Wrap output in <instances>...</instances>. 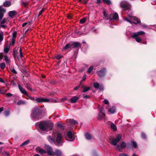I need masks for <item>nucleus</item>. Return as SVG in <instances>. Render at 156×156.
I'll return each mask as SVG.
<instances>
[{
	"label": "nucleus",
	"mask_w": 156,
	"mask_h": 156,
	"mask_svg": "<svg viewBox=\"0 0 156 156\" xmlns=\"http://www.w3.org/2000/svg\"><path fill=\"white\" fill-rule=\"evenodd\" d=\"M103 15L104 16V19L106 20L109 19V16H108L106 12L105 11H103Z\"/></svg>",
	"instance_id": "26"
},
{
	"label": "nucleus",
	"mask_w": 156,
	"mask_h": 156,
	"mask_svg": "<svg viewBox=\"0 0 156 156\" xmlns=\"http://www.w3.org/2000/svg\"><path fill=\"white\" fill-rule=\"evenodd\" d=\"M53 136H56V141L58 145H62L63 143L62 141V137L61 134L58 132L57 129H55L53 131Z\"/></svg>",
	"instance_id": "2"
},
{
	"label": "nucleus",
	"mask_w": 156,
	"mask_h": 156,
	"mask_svg": "<svg viewBox=\"0 0 156 156\" xmlns=\"http://www.w3.org/2000/svg\"><path fill=\"white\" fill-rule=\"evenodd\" d=\"M134 38L135 39L136 41L138 42H140L142 41V39L141 37H138V36Z\"/></svg>",
	"instance_id": "35"
},
{
	"label": "nucleus",
	"mask_w": 156,
	"mask_h": 156,
	"mask_svg": "<svg viewBox=\"0 0 156 156\" xmlns=\"http://www.w3.org/2000/svg\"><path fill=\"white\" fill-rule=\"evenodd\" d=\"M67 136L70 139H72L73 137V134L70 131H69L67 133Z\"/></svg>",
	"instance_id": "33"
},
{
	"label": "nucleus",
	"mask_w": 156,
	"mask_h": 156,
	"mask_svg": "<svg viewBox=\"0 0 156 156\" xmlns=\"http://www.w3.org/2000/svg\"><path fill=\"white\" fill-rule=\"evenodd\" d=\"M108 112L112 113H114L116 111L115 108L114 107H112L110 108L108 110Z\"/></svg>",
	"instance_id": "25"
},
{
	"label": "nucleus",
	"mask_w": 156,
	"mask_h": 156,
	"mask_svg": "<svg viewBox=\"0 0 156 156\" xmlns=\"http://www.w3.org/2000/svg\"><path fill=\"white\" fill-rule=\"evenodd\" d=\"M4 58L5 60L7 65L9 66L10 63V60L9 59L8 57L6 55H5L4 56Z\"/></svg>",
	"instance_id": "20"
},
{
	"label": "nucleus",
	"mask_w": 156,
	"mask_h": 156,
	"mask_svg": "<svg viewBox=\"0 0 156 156\" xmlns=\"http://www.w3.org/2000/svg\"><path fill=\"white\" fill-rule=\"evenodd\" d=\"M22 4L24 6H26L27 5V3H26V2H23L22 3Z\"/></svg>",
	"instance_id": "62"
},
{
	"label": "nucleus",
	"mask_w": 156,
	"mask_h": 156,
	"mask_svg": "<svg viewBox=\"0 0 156 156\" xmlns=\"http://www.w3.org/2000/svg\"><path fill=\"white\" fill-rule=\"evenodd\" d=\"M69 122L72 124H77V122L76 120L73 119H70L69 120Z\"/></svg>",
	"instance_id": "41"
},
{
	"label": "nucleus",
	"mask_w": 156,
	"mask_h": 156,
	"mask_svg": "<svg viewBox=\"0 0 156 156\" xmlns=\"http://www.w3.org/2000/svg\"><path fill=\"white\" fill-rule=\"evenodd\" d=\"M105 69L103 68L101 69L100 71L98 72V75L100 77H102L104 76L105 72Z\"/></svg>",
	"instance_id": "12"
},
{
	"label": "nucleus",
	"mask_w": 156,
	"mask_h": 156,
	"mask_svg": "<svg viewBox=\"0 0 156 156\" xmlns=\"http://www.w3.org/2000/svg\"><path fill=\"white\" fill-rule=\"evenodd\" d=\"M10 70H11V72H12L13 73L15 74H16L17 73V72L14 69H11Z\"/></svg>",
	"instance_id": "48"
},
{
	"label": "nucleus",
	"mask_w": 156,
	"mask_h": 156,
	"mask_svg": "<svg viewBox=\"0 0 156 156\" xmlns=\"http://www.w3.org/2000/svg\"><path fill=\"white\" fill-rule=\"evenodd\" d=\"M6 96L7 97H10L11 96H12L13 95L10 93H7L5 94Z\"/></svg>",
	"instance_id": "50"
},
{
	"label": "nucleus",
	"mask_w": 156,
	"mask_h": 156,
	"mask_svg": "<svg viewBox=\"0 0 156 156\" xmlns=\"http://www.w3.org/2000/svg\"><path fill=\"white\" fill-rule=\"evenodd\" d=\"M3 6L6 7H8L10 6L11 3L9 1H6L3 3Z\"/></svg>",
	"instance_id": "23"
},
{
	"label": "nucleus",
	"mask_w": 156,
	"mask_h": 156,
	"mask_svg": "<svg viewBox=\"0 0 156 156\" xmlns=\"http://www.w3.org/2000/svg\"><path fill=\"white\" fill-rule=\"evenodd\" d=\"M18 87L20 91L22 94H25L27 93L26 90L23 88L20 85H18Z\"/></svg>",
	"instance_id": "18"
},
{
	"label": "nucleus",
	"mask_w": 156,
	"mask_h": 156,
	"mask_svg": "<svg viewBox=\"0 0 156 156\" xmlns=\"http://www.w3.org/2000/svg\"><path fill=\"white\" fill-rule=\"evenodd\" d=\"M35 101L37 103L42 102L43 101V98H37L36 97L35 98Z\"/></svg>",
	"instance_id": "32"
},
{
	"label": "nucleus",
	"mask_w": 156,
	"mask_h": 156,
	"mask_svg": "<svg viewBox=\"0 0 156 156\" xmlns=\"http://www.w3.org/2000/svg\"><path fill=\"white\" fill-rule=\"evenodd\" d=\"M57 126L62 130H63L64 129L63 126L61 124L58 123L57 124Z\"/></svg>",
	"instance_id": "40"
},
{
	"label": "nucleus",
	"mask_w": 156,
	"mask_h": 156,
	"mask_svg": "<svg viewBox=\"0 0 156 156\" xmlns=\"http://www.w3.org/2000/svg\"><path fill=\"white\" fill-rule=\"evenodd\" d=\"M93 66H90L89 68L87 70V72L88 73H90L93 70Z\"/></svg>",
	"instance_id": "44"
},
{
	"label": "nucleus",
	"mask_w": 156,
	"mask_h": 156,
	"mask_svg": "<svg viewBox=\"0 0 156 156\" xmlns=\"http://www.w3.org/2000/svg\"><path fill=\"white\" fill-rule=\"evenodd\" d=\"M47 139L48 141L50 143H53L54 142L53 139L51 137V136H49L47 137Z\"/></svg>",
	"instance_id": "31"
},
{
	"label": "nucleus",
	"mask_w": 156,
	"mask_h": 156,
	"mask_svg": "<svg viewBox=\"0 0 156 156\" xmlns=\"http://www.w3.org/2000/svg\"><path fill=\"white\" fill-rule=\"evenodd\" d=\"M87 19L85 18H83L80 20V23L81 24H83L86 21Z\"/></svg>",
	"instance_id": "34"
},
{
	"label": "nucleus",
	"mask_w": 156,
	"mask_h": 156,
	"mask_svg": "<svg viewBox=\"0 0 156 156\" xmlns=\"http://www.w3.org/2000/svg\"><path fill=\"white\" fill-rule=\"evenodd\" d=\"M119 156H129V155L124 153H121L119 154Z\"/></svg>",
	"instance_id": "58"
},
{
	"label": "nucleus",
	"mask_w": 156,
	"mask_h": 156,
	"mask_svg": "<svg viewBox=\"0 0 156 156\" xmlns=\"http://www.w3.org/2000/svg\"><path fill=\"white\" fill-rule=\"evenodd\" d=\"M145 33L143 31H140L138 32L135 33H133L131 36V37L133 38H135L136 37L138 36L139 35H141L144 34Z\"/></svg>",
	"instance_id": "10"
},
{
	"label": "nucleus",
	"mask_w": 156,
	"mask_h": 156,
	"mask_svg": "<svg viewBox=\"0 0 156 156\" xmlns=\"http://www.w3.org/2000/svg\"><path fill=\"white\" fill-rule=\"evenodd\" d=\"M45 148L47 150V153L49 155H52L54 152L51 147L48 145H45Z\"/></svg>",
	"instance_id": "9"
},
{
	"label": "nucleus",
	"mask_w": 156,
	"mask_h": 156,
	"mask_svg": "<svg viewBox=\"0 0 156 156\" xmlns=\"http://www.w3.org/2000/svg\"><path fill=\"white\" fill-rule=\"evenodd\" d=\"M29 143V140H27L23 143L20 145V146L22 147L24 145L27 144Z\"/></svg>",
	"instance_id": "39"
},
{
	"label": "nucleus",
	"mask_w": 156,
	"mask_h": 156,
	"mask_svg": "<svg viewBox=\"0 0 156 156\" xmlns=\"http://www.w3.org/2000/svg\"><path fill=\"white\" fill-rule=\"evenodd\" d=\"M98 88L100 90H103L104 89V87L102 85H100Z\"/></svg>",
	"instance_id": "53"
},
{
	"label": "nucleus",
	"mask_w": 156,
	"mask_h": 156,
	"mask_svg": "<svg viewBox=\"0 0 156 156\" xmlns=\"http://www.w3.org/2000/svg\"><path fill=\"white\" fill-rule=\"evenodd\" d=\"M27 87L28 89L29 90H32V88L29 85H27Z\"/></svg>",
	"instance_id": "60"
},
{
	"label": "nucleus",
	"mask_w": 156,
	"mask_h": 156,
	"mask_svg": "<svg viewBox=\"0 0 156 156\" xmlns=\"http://www.w3.org/2000/svg\"><path fill=\"white\" fill-rule=\"evenodd\" d=\"M20 57L21 58H22L23 57V53L22 52V50L21 48H20Z\"/></svg>",
	"instance_id": "51"
},
{
	"label": "nucleus",
	"mask_w": 156,
	"mask_h": 156,
	"mask_svg": "<svg viewBox=\"0 0 156 156\" xmlns=\"http://www.w3.org/2000/svg\"><path fill=\"white\" fill-rule=\"evenodd\" d=\"M5 12V10L2 8V6H0V20L2 19L3 16V13Z\"/></svg>",
	"instance_id": "13"
},
{
	"label": "nucleus",
	"mask_w": 156,
	"mask_h": 156,
	"mask_svg": "<svg viewBox=\"0 0 156 156\" xmlns=\"http://www.w3.org/2000/svg\"><path fill=\"white\" fill-rule=\"evenodd\" d=\"M87 76L86 74L83 75V78H82V81H83L86 80Z\"/></svg>",
	"instance_id": "59"
},
{
	"label": "nucleus",
	"mask_w": 156,
	"mask_h": 156,
	"mask_svg": "<svg viewBox=\"0 0 156 156\" xmlns=\"http://www.w3.org/2000/svg\"><path fill=\"white\" fill-rule=\"evenodd\" d=\"M72 48V44H67L64 47L63 49L65 50H69L71 49Z\"/></svg>",
	"instance_id": "21"
},
{
	"label": "nucleus",
	"mask_w": 156,
	"mask_h": 156,
	"mask_svg": "<svg viewBox=\"0 0 156 156\" xmlns=\"http://www.w3.org/2000/svg\"><path fill=\"white\" fill-rule=\"evenodd\" d=\"M7 92V90L3 89H2L0 90V94H5Z\"/></svg>",
	"instance_id": "42"
},
{
	"label": "nucleus",
	"mask_w": 156,
	"mask_h": 156,
	"mask_svg": "<svg viewBox=\"0 0 156 156\" xmlns=\"http://www.w3.org/2000/svg\"><path fill=\"white\" fill-rule=\"evenodd\" d=\"M85 136L86 138L88 140H90L91 139L92 136L91 134L88 133H86L85 134Z\"/></svg>",
	"instance_id": "28"
},
{
	"label": "nucleus",
	"mask_w": 156,
	"mask_h": 156,
	"mask_svg": "<svg viewBox=\"0 0 156 156\" xmlns=\"http://www.w3.org/2000/svg\"><path fill=\"white\" fill-rule=\"evenodd\" d=\"M79 98V97L78 96H75L70 99V102L73 103H74L77 101Z\"/></svg>",
	"instance_id": "16"
},
{
	"label": "nucleus",
	"mask_w": 156,
	"mask_h": 156,
	"mask_svg": "<svg viewBox=\"0 0 156 156\" xmlns=\"http://www.w3.org/2000/svg\"><path fill=\"white\" fill-rule=\"evenodd\" d=\"M120 6L122 8H125L127 9H129V7L127 5L126 3L124 1H122L121 2Z\"/></svg>",
	"instance_id": "15"
},
{
	"label": "nucleus",
	"mask_w": 156,
	"mask_h": 156,
	"mask_svg": "<svg viewBox=\"0 0 156 156\" xmlns=\"http://www.w3.org/2000/svg\"><path fill=\"white\" fill-rule=\"evenodd\" d=\"M79 87H80V86H77L75 87L74 88V90H77L78 89H79Z\"/></svg>",
	"instance_id": "63"
},
{
	"label": "nucleus",
	"mask_w": 156,
	"mask_h": 156,
	"mask_svg": "<svg viewBox=\"0 0 156 156\" xmlns=\"http://www.w3.org/2000/svg\"><path fill=\"white\" fill-rule=\"evenodd\" d=\"M44 8H43L40 11V12H39V13L38 16H41V15L42 13L43 12H44Z\"/></svg>",
	"instance_id": "45"
},
{
	"label": "nucleus",
	"mask_w": 156,
	"mask_h": 156,
	"mask_svg": "<svg viewBox=\"0 0 156 156\" xmlns=\"http://www.w3.org/2000/svg\"><path fill=\"white\" fill-rule=\"evenodd\" d=\"M103 102L105 104L108 105L109 104L108 101L107 99H105L104 100Z\"/></svg>",
	"instance_id": "56"
},
{
	"label": "nucleus",
	"mask_w": 156,
	"mask_h": 156,
	"mask_svg": "<svg viewBox=\"0 0 156 156\" xmlns=\"http://www.w3.org/2000/svg\"><path fill=\"white\" fill-rule=\"evenodd\" d=\"M5 67V64L4 63H2L0 64V67L2 69H4Z\"/></svg>",
	"instance_id": "38"
},
{
	"label": "nucleus",
	"mask_w": 156,
	"mask_h": 156,
	"mask_svg": "<svg viewBox=\"0 0 156 156\" xmlns=\"http://www.w3.org/2000/svg\"><path fill=\"white\" fill-rule=\"evenodd\" d=\"M26 103V102L25 101L20 100L16 104L18 105H24Z\"/></svg>",
	"instance_id": "29"
},
{
	"label": "nucleus",
	"mask_w": 156,
	"mask_h": 156,
	"mask_svg": "<svg viewBox=\"0 0 156 156\" xmlns=\"http://www.w3.org/2000/svg\"><path fill=\"white\" fill-rule=\"evenodd\" d=\"M36 150L37 151H38L41 154H43L46 153V151L45 150L41 149L39 147L37 148Z\"/></svg>",
	"instance_id": "19"
},
{
	"label": "nucleus",
	"mask_w": 156,
	"mask_h": 156,
	"mask_svg": "<svg viewBox=\"0 0 156 156\" xmlns=\"http://www.w3.org/2000/svg\"><path fill=\"white\" fill-rule=\"evenodd\" d=\"M111 127L114 131H115L117 130V128L116 126L113 123H112L111 125Z\"/></svg>",
	"instance_id": "30"
},
{
	"label": "nucleus",
	"mask_w": 156,
	"mask_h": 156,
	"mask_svg": "<svg viewBox=\"0 0 156 156\" xmlns=\"http://www.w3.org/2000/svg\"><path fill=\"white\" fill-rule=\"evenodd\" d=\"M30 23L29 22H27L26 23H24L22 24V27H27L28 26L30 25Z\"/></svg>",
	"instance_id": "36"
},
{
	"label": "nucleus",
	"mask_w": 156,
	"mask_h": 156,
	"mask_svg": "<svg viewBox=\"0 0 156 156\" xmlns=\"http://www.w3.org/2000/svg\"><path fill=\"white\" fill-rule=\"evenodd\" d=\"M72 47L74 48H77L80 46V44L78 42H75L72 44Z\"/></svg>",
	"instance_id": "22"
},
{
	"label": "nucleus",
	"mask_w": 156,
	"mask_h": 156,
	"mask_svg": "<svg viewBox=\"0 0 156 156\" xmlns=\"http://www.w3.org/2000/svg\"><path fill=\"white\" fill-rule=\"evenodd\" d=\"M10 113V112L9 111H5L4 112V114L6 116H8Z\"/></svg>",
	"instance_id": "47"
},
{
	"label": "nucleus",
	"mask_w": 156,
	"mask_h": 156,
	"mask_svg": "<svg viewBox=\"0 0 156 156\" xmlns=\"http://www.w3.org/2000/svg\"><path fill=\"white\" fill-rule=\"evenodd\" d=\"M16 13L15 11H10L9 13V16L12 17H13Z\"/></svg>",
	"instance_id": "24"
},
{
	"label": "nucleus",
	"mask_w": 156,
	"mask_h": 156,
	"mask_svg": "<svg viewBox=\"0 0 156 156\" xmlns=\"http://www.w3.org/2000/svg\"><path fill=\"white\" fill-rule=\"evenodd\" d=\"M124 20L127 21L131 24H139L140 23V21L137 18L130 16H128L127 18H125Z\"/></svg>",
	"instance_id": "3"
},
{
	"label": "nucleus",
	"mask_w": 156,
	"mask_h": 156,
	"mask_svg": "<svg viewBox=\"0 0 156 156\" xmlns=\"http://www.w3.org/2000/svg\"><path fill=\"white\" fill-rule=\"evenodd\" d=\"M100 85L98 83H94L93 84V86L96 89H98Z\"/></svg>",
	"instance_id": "37"
},
{
	"label": "nucleus",
	"mask_w": 156,
	"mask_h": 156,
	"mask_svg": "<svg viewBox=\"0 0 156 156\" xmlns=\"http://www.w3.org/2000/svg\"><path fill=\"white\" fill-rule=\"evenodd\" d=\"M122 135L120 134H118L116 135V139L114 138L111 140V144L114 146H115L120 141Z\"/></svg>",
	"instance_id": "5"
},
{
	"label": "nucleus",
	"mask_w": 156,
	"mask_h": 156,
	"mask_svg": "<svg viewBox=\"0 0 156 156\" xmlns=\"http://www.w3.org/2000/svg\"><path fill=\"white\" fill-rule=\"evenodd\" d=\"M0 27H2L4 28H5L6 27V26L5 25H4L3 24H0Z\"/></svg>",
	"instance_id": "57"
},
{
	"label": "nucleus",
	"mask_w": 156,
	"mask_h": 156,
	"mask_svg": "<svg viewBox=\"0 0 156 156\" xmlns=\"http://www.w3.org/2000/svg\"><path fill=\"white\" fill-rule=\"evenodd\" d=\"M52 155H56L57 156H61L62 153L61 152L60 150H55V152H54Z\"/></svg>",
	"instance_id": "14"
},
{
	"label": "nucleus",
	"mask_w": 156,
	"mask_h": 156,
	"mask_svg": "<svg viewBox=\"0 0 156 156\" xmlns=\"http://www.w3.org/2000/svg\"><path fill=\"white\" fill-rule=\"evenodd\" d=\"M103 1L108 5L111 4V3L110 0H102Z\"/></svg>",
	"instance_id": "43"
},
{
	"label": "nucleus",
	"mask_w": 156,
	"mask_h": 156,
	"mask_svg": "<svg viewBox=\"0 0 156 156\" xmlns=\"http://www.w3.org/2000/svg\"><path fill=\"white\" fill-rule=\"evenodd\" d=\"M6 22V20L5 18H4L2 21L0 23V24H3Z\"/></svg>",
	"instance_id": "52"
},
{
	"label": "nucleus",
	"mask_w": 156,
	"mask_h": 156,
	"mask_svg": "<svg viewBox=\"0 0 156 156\" xmlns=\"http://www.w3.org/2000/svg\"><path fill=\"white\" fill-rule=\"evenodd\" d=\"M39 128L41 130L45 132L48 131L49 129L51 130L52 128H50L49 124L46 122H41L39 125Z\"/></svg>",
	"instance_id": "4"
},
{
	"label": "nucleus",
	"mask_w": 156,
	"mask_h": 156,
	"mask_svg": "<svg viewBox=\"0 0 156 156\" xmlns=\"http://www.w3.org/2000/svg\"><path fill=\"white\" fill-rule=\"evenodd\" d=\"M99 112L98 115V119L101 120L102 119H105V114L104 110L103 108H101L99 109Z\"/></svg>",
	"instance_id": "7"
},
{
	"label": "nucleus",
	"mask_w": 156,
	"mask_h": 156,
	"mask_svg": "<svg viewBox=\"0 0 156 156\" xmlns=\"http://www.w3.org/2000/svg\"><path fill=\"white\" fill-rule=\"evenodd\" d=\"M81 87L83 89V92H86L90 89V87H87L83 85H82Z\"/></svg>",
	"instance_id": "17"
},
{
	"label": "nucleus",
	"mask_w": 156,
	"mask_h": 156,
	"mask_svg": "<svg viewBox=\"0 0 156 156\" xmlns=\"http://www.w3.org/2000/svg\"><path fill=\"white\" fill-rule=\"evenodd\" d=\"M9 50V47L6 45L5 46L4 49V52L5 53H7Z\"/></svg>",
	"instance_id": "27"
},
{
	"label": "nucleus",
	"mask_w": 156,
	"mask_h": 156,
	"mask_svg": "<svg viewBox=\"0 0 156 156\" xmlns=\"http://www.w3.org/2000/svg\"><path fill=\"white\" fill-rule=\"evenodd\" d=\"M0 82L4 83V82L3 79L1 77H0Z\"/></svg>",
	"instance_id": "64"
},
{
	"label": "nucleus",
	"mask_w": 156,
	"mask_h": 156,
	"mask_svg": "<svg viewBox=\"0 0 156 156\" xmlns=\"http://www.w3.org/2000/svg\"><path fill=\"white\" fill-rule=\"evenodd\" d=\"M42 112V110L38 107H36L33 110L31 117L34 119H38V117L40 115Z\"/></svg>",
	"instance_id": "1"
},
{
	"label": "nucleus",
	"mask_w": 156,
	"mask_h": 156,
	"mask_svg": "<svg viewBox=\"0 0 156 156\" xmlns=\"http://www.w3.org/2000/svg\"><path fill=\"white\" fill-rule=\"evenodd\" d=\"M126 147V143L124 141H122L121 144L120 146L119 145H117L116 147V149L118 151H120L121 150V147L122 148H125Z\"/></svg>",
	"instance_id": "11"
},
{
	"label": "nucleus",
	"mask_w": 156,
	"mask_h": 156,
	"mask_svg": "<svg viewBox=\"0 0 156 156\" xmlns=\"http://www.w3.org/2000/svg\"><path fill=\"white\" fill-rule=\"evenodd\" d=\"M132 143H133V147L135 148H136L137 147L136 143L135 141H132Z\"/></svg>",
	"instance_id": "46"
},
{
	"label": "nucleus",
	"mask_w": 156,
	"mask_h": 156,
	"mask_svg": "<svg viewBox=\"0 0 156 156\" xmlns=\"http://www.w3.org/2000/svg\"><path fill=\"white\" fill-rule=\"evenodd\" d=\"M25 95H26L27 97V98H27V99H30V98H31V97L30 96H29V95H28V94L27 93Z\"/></svg>",
	"instance_id": "61"
},
{
	"label": "nucleus",
	"mask_w": 156,
	"mask_h": 156,
	"mask_svg": "<svg viewBox=\"0 0 156 156\" xmlns=\"http://www.w3.org/2000/svg\"><path fill=\"white\" fill-rule=\"evenodd\" d=\"M49 101V100L48 99L43 98L42 102H48Z\"/></svg>",
	"instance_id": "55"
},
{
	"label": "nucleus",
	"mask_w": 156,
	"mask_h": 156,
	"mask_svg": "<svg viewBox=\"0 0 156 156\" xmlns=\"http://www.w3.org/2000/svg\"><path fill=\"white\" fill-rule=\"evenodd\" d=\"M62 56V55H57L55 56V58L58 59H59Z\"/></svg>",
	"instance_id": "49"
},
{
	"label": "nucleus",
	"mask_w": 156,
	"mask_h": 156,
	"mask_svg": "<svg viewBox=\"0 0 156 156\" xmlns=\"http://www.w3.org/2000/svg\"><path fill=\"white\" fill-rule=\"evenodd\" d=\"M16 35L17 33L16 31L13 33L12 37L9 41V44L10 45L13 46L14 45L16 37Z\"/></svg>",
	"instance_id": "6"
},
{
	"label": "nucleus",
	"mask_w": 156,
	"mask_h": 156,
	"mask_svg": "<svg viewBox=\"0 0 156 156\" xmlns=\"http://www.w3.org/2000/svg\"><path fill=\"white\" fill-rule=\"evenodd\" d=\"M118 14L116 12H114L109 16V18L110 20H116L118 19Z\"/></svg>",
	"instance_id": "8"
},
{
	"label": "nucleus",
	"mask_w": 156,
	"mask_h": 156,
	"mask_svg": "<svg viewBox=\"0 0 156 156\" xmlns=\"http://www.w3.org/2000/svg\"><path fill=\"white\" fill-rule=\"evenodd\" d=\"M141 136L142 138L145 139L146 138V136L145 134L143 133H142Z\"/></svg>",
	"instance_id": "54"
}]
</instances>
